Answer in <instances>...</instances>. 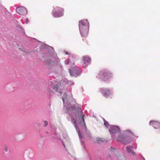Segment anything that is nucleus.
<instances>
[{
    "label": "nucleus",
    "instance_id": "25",
    "mask_svg": "<svg viewBox=\"0 0 160 160\" xmlns=\"http://www.w3.org/2000/svg\"><path fill=\"white\" fill-rule=\"evenodd\" d=\"M121 157L120 156V157H118V159H119V158H121Z\"/></svg>",
    "mask_w": 160,
    "mask_h": 160
},
{
    "label": "nucleus",
    "instance_id": "26",
    "mask_svg": "<svg viewBox=\"0 0 160 160\" xmlns=\"http://www.w3.org/2000/svg\"><path fill=\"white\" fill-rule=\"evenodd\" d=\"M66 54H68V53H67V52H66Z\"/></svg>",
    "mask_w": 160,
    "mask_h": 160
},
{
    "label": "nucleus",
    "instance_id": "17",
    "mask_svg": "<svg viewBox=\"0 0 160 160\" xmlns=\"http://www.w3.org/2000/svg\"><path fill=\"white\" fill-rule=\"evenodd\" d=\"M43 122H44L43 125L44 127H46L48 125V122L46 121H44Z\"/></svg>",
    "mask_w": 160,
    "mask_h": 160
},
{
    "label": "nucleus",
    "instance_id": "2",
    "mask_svg": "<svg viewBox=\"0 0 160 160\" xmlns=\"http://www.w3.org/2000/svg\"><path fill=\"white\" fill-rule=\"evenodd\" d=\"M99 78L105 82L109 80L112 78V74L106 70H102L98 73Z\"/></svg>",
    "mask_w": 160,
    "mask_h": 160
},
{
    "label": "nucleus",
    "instance_id": "13",
    "mask_svg": "<svg viewBox=\"0 0 160 160\" xmlns=\"http://www.w3.org/2000/svg\"><path fill=\"white\" fill-rule=\"evenodd\" d=\"M54 92L52 90V88H47V92L50 95H52V94Z\"/></svg>",
    "mask_w": 160,
    "mask_h": 160
},
{
    "label": "nucleus",
    "instance_id": "22",
    "mask_svg": "<svg viewBox=\"0 0 160 160\" xmlns=\"http://www.w3.org/2000/svg\"><path fill=\"white\" fill-rule=\"evenodd\" d=\"M73 123L76 125V121L75 120L73 119Z\"/></svg>",
    "mask_w": 160,
    "mask_h": 160
},
{
    "label": "nucleus",
    "instance_id": "15",
    "mask_svg": "<svg viewBox=\"0 0 160 160\" xmlns=\"http://www.w3.org/2000/svg\"><path fill=\"white\" fill-rule=\"evenodd\" d=\"M48 64L50 65H53L55 63V62H54L50 60H48Z\"/></svg>",
    "mask_w": 160,
    "mask_h": 160
},
{
    "label": "nucleus",
    "instance_id": "3",
    "mask_svg": "<svg viewBox=\"0 0 160 160\" xmlns=\"http://www.w3.org/2000/svg\"><path fill=\"white\" fill-rule=\"evenodd\" d=\"M55 10L53 14V15L54 17H58L63 15L64 10L63 8L57 7L55 8Z\"/></svg>",
    "mask_w": 160,
    "mask_h": 160
},
{
    "label": "nucleus",
    "instance_id": "10",
    "mask_svg": "<svg viewBox=\"0 0 160 160\" xmlns=\"http://www.w3.org/2000/svg\"><path fill=\"white\" fill-rule=\"evenodd\" d=\"M100 90L105 97H107L111 94L110 91L108 89L102 88Z\"/></svg>",
    "mask_w": 160,
    "mask_h": 160
},
{
    "label": "nucleus",
    "instance_id": "21",
    "mask_svg": "<svg viewBox=\"0 0 160 160\" xmlns=\"http://www.w3.org/2000/svg\"><path fill=\"white\" fill-rule=\"evenodd\" d=\"M8 148L7 147H5L4 148V150L6 152H7L8 151Z\"/></svg>",
    "mask_w": 160,
    "mask_h": 160
},
{
    "label": "nucleus",
    "instance_id": "19",
    "mask_svg": "<svg viewBox=\"0 0 160 160\" xmlns=\"http://www.w3.org/2000/svg\"><path fill=\"white\" fill-rule=\"evenodd\" d=\"M125 132L126 133V134L129 133L130 135H131L132 133V132L131 131H130V130H129L126 131Z\"/></svg>",
    "mask_w": 160,
    "mask_h": 160
},
{
    "label": "nucleus",
    "instance_id": "23",
    "mask_svg": "<svg viewBox=\"0 0 160 160\" xmlns=\"http://www.w3.org/2000/svg\"><path fill=\"white\" fill-rule=\"evenodd\" d=\"M111 149L112 151H113L114 149V148L112 147H111Z\"/></svg>",
    "mask_w": 160,
    "mask_h": 160
},
{
    "label": "nucleus",
    "instance_id": "14",
    "mask_svg": "<svg viewBox=\"0 0 160 160\" xmlns=\"http://www.w3.org/2000/svg\"><path fill=\"white\" fill-rule=\"evenodd\" d=\"M127 149V151L129 153H131L132 152V147L130 146H128L126 147Z\"/></svg>",
    "mask_w": 160,
    "mask_h": 160
},
{
    "label": "nucleus",
    "instance_id": "24",
    "mask_svg": "<svg viewBox=\"0 0 160 160\" xmlns=\"http://www.w3.org/2000/svg\"><path fill=\"white\" fill-rule=\"evenodd\" d=\"M62 101H63V102H64V98H62Z\"/></svg>",
    "mask_w": 160,
    "mask_h": 160
},
{
    "label": "nucleus",
    "instance_id": "16",
    "mask_svg": "<svg viewBox=\"0 0 160 160\" xmlns=\"http://www.w3.org/2000/svg\"><path fill=\"white\" fill-rule=\"evenodd\" d=\"M104 124L106 127H108L109 125L108 122L105 120H104Z\"/></svg>",
    "mask_w": 160,
    "mask_h": 160
},
{
    "label": "nucleus",
    "instance_id": "18",
    "mask_svg": "<svg viewBox=\"0 0 160 160\" xmlns=\"http://www.w3.org/2000/svg\"><path fill=\"white\" fill-rule=\"evenodd\" d=\"M70 61V60L69 59H67V60H66L65 61V63L67 65V64H68L69 63Z\"/></svg>",
    "mask_w": 160,
    "mask_h": 160
},
{
    "label": "nucleus",
    "instance_id": "6",
    "mask_svg": "<svg viewBox=\"0 0 160 160\" xmlns=\"http://www.w3.org/2000/svg\"><path fill=\"white\" fill-rule=\"evenodd\" d=\"M70 72L71 75L77 76L80 74L81 71L80 68H74L70 70Z\"/></svg>",
    "mask_w": 160,
    "mask_h": 160
},
{
    "label": "nucleus",
    "instance_id": "7",
    "mask_svg": "<svg viewBox=\"0 0 160 160\" xmlns=\"http://www.w3.org/2000/svg\"><path fill=\"white\" fill-rule=\"evenodd\" d=\"M16 12L19 14L24 15L27 13L26 9L23 7H19L16 8Z\"/></svg>",
    "mask_w": 160,
    "mask_h": 160
},
{
    "label": "nucleus",
    "instance_id": "12",
    "mask_svg": "<svg viewBox=\"0 0 160 160\" xmlns=\"http://www.w3.org/2000/svg\"><path fill=\"white\" fill-rule=\"evenodd\" d=\"M78 115H77V116L78 118H79V117L82 116V118L83 122L85 123V121L84 119V117L85 116V115L83 114V112L81 110H79L78 113Z\"/></svg>",
    "mask_w": 160,
    "mask_h": 160
},
{
    "label": "nucleus",
    "instance_id": "5",
    "mask_svg": "<svg viewBox=\"0 0 160 160\" xmlns=\"http://www.w3.org/2000/svg\"><path fill=\"white\" fill-rule=\"evenodd\" d=\"M118 140L122 142L124 144H128L131 142V140L129 139L127 137L122 135L119 136L118 138Z\"/></svg>",
    "mask_w": 160,
    "mask_h": 160
},
{
    "label": "nucleus",
    "instance_id": "9",
    "mask_svg": "<svg viewBox=\"0 0 160 160\" xmlns=\"http://www.w3.org/2000/svg\"><path fill=\"white\" fill-rule=\"evenodd\" d=\"M149 124L155 128H158L160 127V123L157 121H150L149 122Z\"/></svg>",
    "mask_w": 160,
    "mask_h": 160
},
{
    "label": "nucleus",
    "instance_id": "20",
    "mask_svg": "<svg viewBox=\"0 0 160 160\" xmlns=\"http://www.w3.org/2000/svg\"><path fill=\"white\" fill-rule=\"evenodd\" d=\"M97 140L98 142H102V140L101 138H97Z\"/></svg>",
    "mask_w": 160,
    "mask_h": 160
},
{
    "label": "nucleus",
    "instance_id": "11",
    "mask_svg": "<svg viewBox=\"0 0 160 160\" xmlns=\"http://www.w3.org/2000/svg\"><path fill=\"white\" fill-rule=\"evenodd\" d=\"M60 86L61 87V85H55L53 86L52 88L54 91L61 93L62 90L60 88Z\"/></svg>",
    "mask_w": 160,
    "mask_h": 160
},
{
    "label": "nucleus",
    "instance_id": "8",
    "mask_svg": "<svg viewBox=\"0 0 160 160\" xmlns=\"http://www.w3.org/2000/svg\"><path fill=\"white\" fill-rule=\"evenodd\" d=\"M119 128L116 126H112L109 128V131L110 133L113 134L116 133L119 131Z\"/></svg>",
    "mask_w": 160,
    "mask_h": 160
},
{
    "label": "nucleus",
    "instance_id": "4",
    "mask_svg": "<svg viewBox=\"0 0 160 160\" xmlns=\"http://www.w3.org/2000/svg\"><path fill=\"white\" fill-rule=\"evenodd\" d=\"M91 61V58L87 56H84L82 58V65L83 67L85 68L87 66L90 64Z\"/></svg>",
    "mask_w": 160,
    "mask_h": 160
},
{
    "label": "nucleus",
    "instance_id": "1",
    "mask_svg": "<svg viewBox=\"0 0 160 160\" xmlns=\"http://www.w3.org/2000/svg\"><path fill=\"white\" fill-rule=\"evenodd\" d=\"M79 28L81 36L83 37L87 36L89 29V24L87 20H83L80 21Z\"/></svg>",
    "mask_w": 160,
    "mask_h": 160
}]
</instances>
